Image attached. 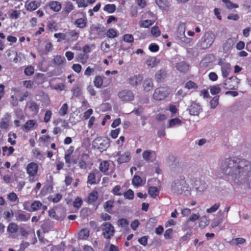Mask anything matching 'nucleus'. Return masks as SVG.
Instances as JSON below:
<instances>
[{
	"label": "nucleus",
	"mask_w": 251,
	"mask_h": 251,
	"mask_svg": "<svg viewBox=\"0 0 251 251\" xmlns=\"http://www.w3.org/2000/svg\"><path fill=\"white\" fill-rule=\"evenodd\" d=\"M75 25L79 28H83L86 26V22L84 19L80 18L77 19L75 22Z\"/></svg>",
	"instance_id": "49530a36"
},
{
	"label": "nucleus",
	"mask_w": 251,
	"mask_h": 251,
	"mask_svg": "<svg viewBox=\"0 0 251 251\" xmlns=\"http://www.w3.org/2000/svg\"><path fill=\"white\" fill-rule=\"evenodd\" d=\"M218 64L221 66L222 75L224 78L227 77L231 71L230 64L227 62H224L220 59Z\"/></svg>",
	"instance_id": "9b49d317"
},
{
	"label": "nucleus",
	"mask_w": 251,
	"mask_h": 251,
	"mask_svg": "<svg viewBox=\"0 0 251 251\" xmlns=\"http://www.w3.org/2000/svg\"><path fill=\"white\" fill-rule=\"evenodd\" d=\"M167 76L166 72L162 69L158 71L155 75V78L158 82L163 81Z\"/></svg>",
	"instance_id": "6ab92c4d"
},
{
	"label": "nucleus",
	"mask_w": 251,
	"mask_h": 251,
	"mask_svg": "<svg viewBox=\"0 0 251 251\" xmlns=\"http://www.w3.org/2000/svg\"><path fill=\"white\" fill-rule=\"evenodd\" d=\"M134 192L131 190L129 189L124 194V196L127 199L132 200L134 198Z\"/></svg>",
	"instance_id": "603ef678"
},
{
	"label": "nucleus",
	"mask_w": 251,
	"mask_h": 251,
	"mask_svg": "<svg viewBox=\"0 0 251 251\" xmlns=\"http://www.w3.org/2000/svg\"><path fill=\"white\" fill-rule=\"evenodd\" d=\"M185 24L181 23L178 25L177 28V36L183 42H186L187 39L185 35Z\"/></svg>",
	"instance_id": "4468645a"
},
{
	"label": "nucleus",
	"mask_w": 251,
	"mask_h": 251,
	"mask_svg": "<svg viewBox=\"0 0 251 251\" xmlns=\"http://www.w3.org/2000/svg\"><path fill=\"white\" fill-rule=\"evenodd\" d=\"M69 35L72 37V41H76L78 37V33L75 30L71 31L69 32Z\"/></svg>",
	"instance_id": "69168bd1"
},
{
	"label": "nucleus",
	"mask_w": 251,
	"mask_h": 251,
	"mask_svg": "<svg viewBox=\"0 0 251 251\" xmlns=\"http://www.w3.org/2000/svg\"><path fill=\"white\" fill-rule=\"evenodd\" d=\"M40 5V3L36 1H32L29 2L26 6L27 10L33 11L36 10Z\"/></svg>",
	"instance_id": "a878e982"
},
{
	"label": "nucleus",
	"mask_w": 251,
	"mask_h": 251,
	"mask_svg": "<svg viewBox=\"0 0 251 251\" xmlns=\"http://www.w3.org/2000/svg\"><path fill=\"white\" fill-rule=\"evenodd\" d=\"M18 230V226L15 223H10L7 226V231L10 233H15Z\"/></svg>",
	"instance_id": "bb28decb"
},
{
	"label": "nucleus",
	"mask_w": 251,
	"mask_h": 251,
	"mask_svg": "<svg viewBox=\"0 0 251 251\" xmlns=\"http://www.w3.org/2000/svg\"><path fill=\"white\" fill-rule=\"evenodd\" d=\"M95 86L97 88H100L103 84V78L101 76H96L94 80Z\"/></svg>",
	"instance_id": "72a5a7b5"
},
{
	"label": "nucleus",
	"mask_w": 251,
	"mask_h": 251,
	"mask_svg": "<svg viewBox=\"0 0 251 251\" xmlns=\"http://www.w3.org/2000/svg\"><path fill=\"white\" fill-rule=\"evenodd\" d=\"M98 197V194L97 191H93L88 196V202L93 203L95 201Z\"/></svg>",
	"instance_id": "2f4dec72"
},
{
	"label": "nucleus",
	"mask_w": 251,
	"mask_h": 251,
	"mask_svg": "<svg viewBox=\"0 0 251 251\" xmlns=\"http://www.w3.org/2000/svg\"><path fill=\"white\" fill-rule=\"evenodd\" d=\"M82 204V200L79 198H76L73 202V206L77 208L80 207Z\"/></svg>",
	"instance_id": "052dcab7"
},
{
	"label": "nucleus",
	"mask_w": 251,
	"mask_h": 251,
	"mask_svg": "<svg viewBox=\"0 0 251 251\" xmlns=\"http://www.w3.org/2000/svg\"><path fill=\"white\" fill-rule=\"evenodd\" d=\"M233 45V40L231 38H229L226 40V41L225 43L223 45V50L225 51H228L231 48L232 46Z\"/></svg>",
	"instance_id": "c85d7f7f"
},
{
	"label": "nucleus",
	"mask_w": 251,
	"mask_h": 251,
	"mask_svg": "<svg viewBox=\"0 0 251 251\" xmlns=\"http://www.w3.org/2000/svg\"><path fill=\"white\" fill-rule=\"evenodd\" d=\"M73 8L74 6L72 3L69 1L66 3L64 10L65 12H66L67 13H69L73 10Z\"/></svg>",
	"instance_id": "680f3d73"
},
{
	"label": "nucleus",
	"mask_w": 251,
	"mask_h": 251,
	"mask_svg": "<svg viewBox=\"0 0 251 251\" xmlns=\"http://www.w3.org/2000/svg\"><path fill=\"white\" fill-rule=\"evenodd\" d=\"M239 83L240 79L236 76H232L225 80L223 86L226 89L235 90L237 89Z\"/></svg>",
	"instance_id": "6e6552de"
},
{
	"label": "nucleus",
	"mask_w": 251,
	"mask_h": 251,
	"mask_svg": "<svg viewBox=\"0 0 251 251\" xmlns=\"http://www.w3.org/2000/svg\"><path fill=\"white\" fill-rule=\"evenodd\" d=\"M188 110L190 115L198 116L200 113L202 111V107L199 103L193 102L189 106Z\"/></svg>",
	"instance_id": "f8f14e48"
},
{
	"label": "nucleus",
	"mask_w": 251,
	"mask_h": 251,
	"mask_svg": "<svg viewBox=\"0 0 251 251\" xmlns=\"http://www.w3.org/2000/svg\"><path fill=\"white\" fill-rule=\"evenodd\" d=\"M106 35L107 37H108L109 38H114L117 36V32L113 28L109 29L107 31V32L106 33Z\"/></svg>",
	"instance_id": "4c0bfd02"
},
{
	"label": "nucleus",
	"mask_w": 251,
	"mask_h": 251,
	"mask_svg": "<svg viewBox=\"0 0 251 251\" xmlns=\"http://www.w3.org/2000/svg\"><path fill=\"white\" fill-rule=\"evenodd\" d=\"M52 115L51 111L50 110H47L45 113L44 121L45 123H48L50 121Z\"/></svg>",
	"instance_id": "774afa93"
},
{
	"label": "nucleus",
	"mask_w": 251,
	"mask_h": 251,
	"mask_svg": "<svg viewBox=\"0 0 251 251\" xmlns=\"http://www.w3.org/2000/svg\"><path fill=\"white\" fill-rule=\"evenodd\" d=\"M109 146L108 141L100 137L96 138L92 142V148L99 150L101 152L105 151Z\"/></svg>",
	"instance_id": "20e7f679"
},
{
	"label": "nucleus",
	"mask_w": 251,
	"mask_h": 251,
	"mask_svg": "<svg viewBox=\"0 0 251 251\" xmlns=\"http://www.w3.org/2000/svg\"><path fill=\"white\" fill-rule=\"evenodd\" d=\"M101 49L103 50L105 52H108L109 48L110 46L106 42V41L103 42L100 46Z\"/></svg>",
	"instance_id": "0e129e2a"
},
{
	"label": "nucleus",
	"mask_w": 251,
	"mask_h": 251,
	"mask_svg": "<svg viewBox=\"0 0 251 251\" xmlns=\"http://www.w3.org/2000/svg\"><path fill=\"white\" fill-rule=\"evenodd\" d=\"M117 224L119 226L124 227L128 225V222L126 219L122 218L118 221Z\"/></svg>",
	"instance_id": "bf43d9fd"
},
{
	"label": "nucleus",
	"mask_w": 251,
	"mask_h": 251,
	"mask_svg": "<svg viewBox=\"0 0 251 251\" xmlns=\"http://www.w3.org/2000/svg\"><path fill=\"white\" fill-rule=\"evenodd\" d=\"M154 22V21L146 20L142 22L141 26L143 27L148 28Z\"/></svg>",
	"instance_id": "6e6d98bb"
},
{
	"label": "nucleus",
	"mask_w": 251,
	"mask_h": 251,
	"mask_svg": "<svg viewBox=\"0 0 251 251\" xmlns=\"http://www.w3.org/2000/svg\"><path fill=\"white\" fill-rule=\"evenodd\" d=\"M10 117V115L6 114L4 118L5 120H3V119L0 122V127L1 129H5L8 128V127L9 126V122Z\"/></svg>",
	"instance_id": "4be33fe9"
},
{
	"label": "nucleus",
	"mask_w": 251,
	"mask_h": 251,
	"mask_svg": "<svg viewBox=\"0 0 251 251\" xmlns=\"http://www.w3.org/2000/svg\"><path fill=\"white\" fill-rule=\"evenodd\" d=\"M156 4L160 8L164 9L168 6L167 0H155Z\"/></svg>",
	"instance_id": "58836bf2"
},
{
	"label": "nucleus",
	"mask_w": 251,
	"mask_h": 251,
	"mask_svg": "<svg viewBox=\"0 0 251 251\" xmlns=\"http://www.w3.org/2000/svg\"><path fill=\"white\" fill-rule=\"evenodd\" d=\"M143 87L146 91L151 90L153 87L152 80L151 78H146L144 81Z\"/></svg>",
	"instance_id": "aec40b11"
},
{
	"label": "nucleus",
	"mask_w": 251,
	"mask_h": 251,
	"mask_svg": "<svg viewBox=\"0 0 251 251\" xmlns=\"http://www.w3.org/2000/svg\"><path fill=\"white\" fill-rule=\"evenodd\" d=\"M220 203L217 202L213 205L211 207L206 209V212L208 213H211L217 211L220 206Z\"/></svg>",
	"instance_id": "79ce46f5"
},
{
	"label": "nucleus",
	"mask_w": 251,
	"mask_h": 251,
	"mask_svg": "<svg viewBox=\"0 0 251 251\" xmlns=\"http://www.w3.org/2000/svg\"><path fill=\"white\" fill-rule=\"evenodd\" d=\"M88 58V55L85 53H80L78 55V60L82 64H85Z\"/></svg>",
	"instance_id": "a18cd8bd"
},
{
	"label": "nucleus",
	"mask_w": 251,
	"mask_h": 251,
	"mask_svg": "<svg viewBox=\"0 0 251 251\" xmlns=\"http://www.w3.org/2000/svg\"><path fill=\"white\" fill-rule=\"evenodd\" d=\"M29 108L31 111L37 113L38 111L39 107L38 104L34 101H31L29 103Z\"/></svg>",
	"instance_id": "37998d69"
},
{
	"label": "nucleus",
	"mask_w": 251,
	"mask_h": 251,
	"mask_svg": "<svg viewBox=\"0 0 251 251\" xmlns=\"http://www.w3.org/2000/svg\"><path fill=\"white\" fill-rule=\"evenodd\" d=\"M148 192L152 198H155L158 195L159 191L156 187L151 186L149 188Z\"/></svg>",
	"instance_id": "393cba45"
},
{
	"label": "nucleus",
	"mask_w": 251,
	"mask_h": 251,
	"mask_svg": "<svg viewBox=\"0 0 251 251\" xmlns=\"http://www.w3.org/2000/svg\"><path fill=\"white\" fill-rule=\"evenodd\" d=\"M191 189V187L183 176H180L178 178L175 179L171 185V191L177 195L184 194L186 195H190Z\"/></svg>",
	"instance_id": "f03ea898"
},
{
	"label": "nucleus",
	"mask_w": 251,
	"mask_h": 251,
	"mask_svg": "<svg viewBox=\"0 0 251 251\" xmlns=\"http://www.w3.org/2000/svg\"><path fill=\"white\" fill-rule=\"evenodd\" d=\"M114 156L119 157L117 162L119 164L128 162L131 159V154L129 151H126L124 153H121V151H118Z\"/></svg>",
	"instance_id": "1a4fd4ad"
},
{
	"label": "nucleus",
	"mask_w": 251,
	"mask_h": 251,
	"mask_svg": "<svg viewBox=\"0 0 251 251\" xmlns=\"http://www.w3.org/2000/svg\"><path fill=\"white\" fill-rule=\"evenodd\" d=\"M37 171L38 166L34 162L28 164L26 167L27 173L30 176H35L37 174Z\"/></svg>",
	"instance_id": "2eb2a0df"
},
{
	"label": "nucleus",
	"mask_w": 251,
	"mask_h": 251,
	"mask_svg": "<svg viewBox=\"0 0 251 251\" xmlns=\"http://www.w3.org/2000/svg\"><path fill=\"white\" fill-rule=\"evenodd\" d=\"M42 206V204L40 201H35L31 204V208H32L33 211H36L39 209Z\"/></svg>",
	"instance_id": "de8ad7c7"
},
{
	"label": "nucleus",
	"mask_w": 251,
	"mask_h": 251,
	"mask_svg": "<svg viewBox=\"0 0 251 251\" xmlns=\"http://www.w3.org/2000/svg\"><path fill=\"white\" fill-rule=\"evenodd\" d=\"M49 6L51 9L56 12L59 11L61 8V4L59 2L56 1L50 2Z\"/></svg>",
	"instance_id": "b1692460"
},
{
	"label": "nucleus",
	"mask_w": 251,
	"mask_h": 251,
	"mask_svg": "<svg viewBox=\"0 0 251 251\" xmlns=\"http://www.w3.org/2000/svg\"><path fill=\"white\" fill-rule=\"evenodd\" d=\"M142 157L146 161L153 162L156 157L155 152L151 150H146L143 152Z\"/></svg>",
	"instance_id": "ddd939ff"
},
{
	"label": "nucleus",
	"mask_w": 251,
	"mask_h": 251,
	"mask_svg": "<svg viewBox=\"0 0 251 251\" xmlns=\"http://www.w3.org/2000/svg\"><path fill=\"white\" fill-rule=\"evenodd\" d=\"M96 182L95 174L93 173H91L89 174L88 176L87 183L90 184H94Z\"/></svg>",
	"instance_id": "3c124183"
},
{
	"label": "nucleus",
	"mask_w": 251,
	"mask_h": 251,
	"mask_svg": "<svg viewBox=\"0 0 251 251\" xmlns=\"http://www.w3.org/2000/svg\"><path fill=\"white\" fill-rule=\"evenodd\" d=\"M64 60H65V59L64 57L57 55L54 57L53 62L55 64L60 65L62 64Z\"/></svg>",
	"instance_id": "864d4df0"
},
{
	"label": "nucleus",
	"mask_w": 251,
	"mask_h": 251,
	"mask_svg": "<svg viewBox=\"0 0 251 251\" xmlns=\"http://www.w3.org/2000/svg\"><path fill=\"white\" fill-rule=\"evenodd\" d=\"M219 96H216L210 101V105L212 108H215L219 103Z\"/></svg>",
	"instance_id": "8fccbe9b"
},
{
	"label": "nucleus",
	"mask_w": 251,
	"mask_h": 251,
	"mask_svg": "<svg viewBox=\"0 0 251 251\" xmlns=\"http://www.w3.org/2000/svg\"><path fill=\"white\" fill-rule=\"evenodd\" d=\"M25 73L27 75H31L34 73V68L32 66L27 67L25 70Z\"/></svg>",
	"instance_id": "338daca9"
},
{
	"label": "nucleus",
	"mask_w": 251,
	"mask_h": 251,
	"mask_svg": "<svg viewBox=\"0 0 251 251\" xmlns=\"http://www.w3.org/2000/svg\"><path fill=\"white\" fill-rule=\"evenodd\" d=\"M181 124V121L177 118L171 119L169 122L168 127H172Z\"/></svg>",
	"instance_id": "cd10ccee"
},
{
	"label": "nucleus",
	"mask_w": 251,
	"mask_h": 251,
	"mask_svg": "<svg viewBox=\"0 0 251 251\" xmlns=\"http://www.w3.org/2000/svg\"><path fill=\"white\" fill-rule=\"evenodd\" d=\"M151 34L155 37H158L160 34V32L159 30V28L157 26H153L152 27L151 30Z\"/></svg>",
	"instance_id": "e2e57ef3"
},
{
	"label": "nucleus",
	"mask_w": 251,
	"mask_h": 251,
	"mask_svg": "<svg viewBox=\"0 0 251 251\" xmlns=\"http://www.w3.org/2000/svg\"><path fill=\"white\" fill-rule=\"evenodd\" d=\"M123 40L126 42L131 43L133 42L134 38L131 34H126L124 35Z\"/></svg>",
	"instance_id": "4d7b16f0"
},
{
	"label": "nucleus",
	"mask_w": 251,
	"mask_h": 251,
	"mask_svg": "<svg viewBox=\"0 0 251 251\" xmlns=\"http://www.w3.org/2000/svg\"><path fill=\"white\" fill-rule=\"evenodd\" d=\"M185 87L188 89H197L198 85L193 81L190 80L185 84Z\"/></svg>",
	"instance_id": "13d9d810"
},
{
	"label": "nucleus",
	"mask_w": 251,
	"mask_h": 251,
	"mask_svg": "<svg viewBox=\"0 0 251 251\" xmlns=\"http://www.w3.org/2000/svg\"><path fill=\"white\" fill-rule=\"evenodd\" d=\"M78 236L80 239H86L89 236V230L87 229H82L79 233Z\"/></svg>",
	"instance_id": "c756f323"
},
{
	"label": "nucleus",
	"mask_w": 251,
	"mask_h": 251,
	"mask_svg": "<svg viewBox=\"0 0 251 251\" xmlns=\"http://www.w3.org/2000/svg\"><path fill=\"white\" fill-rule=\"evenodd\" d=\"M221 91L219 85H214L210 88V92L212 95H215L219 94Z\"/></svg>",
	"instance_id": "e433bc0d"
},
{
	"label": "nucleus",
	"mask_w": 251,
	"mask_h": 251,
	"mask_svg": "<svg viewBox=\"0 0 251 251\" xmlns=\"http://www.w3.org/2000/svg\"><path fill=\"white\" fill-rule=\"evenodd\" d=\"M132 183L134 186L139 187L142 185V180L139 176H135L132 179Z\"/></svg>",
	"instance_id": "473e14b6"
},
{
	"label": "nucleus",
	"mask_w": 251,
	"mask_h": 251,
	"mask_svg": "<svg viewBox=\"0 0 251 251\" xmlns=\"http://www.w3.org/2000/svg\"><path fill=\"white\" fill-rule=\"evenodd\" d=\"M68 111V105L67 103L63 104L62 107L59 110V114L61 116H64L67 113Z\"/></svg>",
	"instance_id": "5fc2aeb1"
},
{
	"label": "nucleus",
	"mask_w": 251,
	"mask_h": 251,
	"mask_svg": "<svg viewBox=\"0 0 251 251\" xmlns=\"http://www.w3.org/2000/svg\"><path fill=\"white\" fill-rule=\"evenodd\" d=\"M113 201H106L104 204V208L108 213H110L111 208L113 207Z\"/></svg>",
	"instance_id": "c9c22d12"
},
{
	"label": "nucleus",
	"mask_w": 251,
	"mask_h": 251,
	"mask_svg": "<svg viewBox=\"0 0 251 251\" xmlns=\"http://www.w3.org/2000/svg\"><path fill=\"white\" fill-rule=\"evenodd\" d=\"M116 6L113 4H107L105 5L103 10L109 13H113L116 10Z\"/></svg>",
	"instance_id": "7c9ffc66"
},
{
	"label": "nucleus",
	"mask_w": 251,
	"mask_h": 251,
	"mask_svg": "<svg viewBox=\"0 0 251 251\" xmlns=\"http://www.w3.org/2000/svg\"><path fill=\"white\" fill-rule=\"evenodd\" d=\"M118 97L122 100L130 101L134 99V95L131 91L127 90H124L118 93Z\"/></svg>",
	"instance_id": "9d476101"
},
{
	"label": "nucleus",
	"mask_w": 251,
	"mask_h": 251,
	"mask_svg": "<svg viewBox=\"0 0 251 251\" xmlns=\"http://www.w3.org/2000/svg\"><path fill=\"white\" fill-rule=\"evenodd\" d=\"M223 2L226 4V7L229 9L238 7V5L233 3L229 0H222Z\"/></svg>",
	"instance_id": "a19ab883"
},
{
	"label": "nucleus",
	"mask_w": 251,
	"mask_h": 251,
	"mask_svg": "<svg viewBox=\"0 0 251 251\" xmlns=\"http://www.w3.org/2000/svg\"><path fill=\"white\" fill-rule=\"evenodd\" d=\"M176 67L179 71L185 73L188 70L189 66L185 62L182 61L178 63Z\"/></svg>",
	"instance_id": "412c9836"
},
{
	"label": "nucleus",
	"mask_w": 251,
	"mask_h": 251,
	"mask_svg": "<svg viewBox=\"0 0 251 251\" xmlns=\"http://www.w3.org/2000/svg\"><path fill=\"white\" fill-rule=\"evenodd\" d=\"M172 158L174 159V162L170 165L171 169L174 171L181 172L182 171V169L181 168V164L177 161L176 159L174 157H172Z\"/></svg>",
	"instance_id": "5701e85b"
},
{
	"label": "nucleus",
	"mask_w": 251,
	"mask_h": 251,
	"mask_svg": "<svg viewBox=\"0 0 251 251\" xmlns=\"http://www.w3.org/2000/svg\"><path fill=\"white\" fill-rule=\"evenodd\" d=\"M209 224V221L205 216L202 217L199 223V226L203 228L205 227Z\"/></svg>",
	"instance_id": "09e8293b"
},
{
	"label": "nucleus",
	"mask_w": 251,
	"mask_h": 251,
	"mask_svg": "<svg viewBox=\"0 0 251 251\" xmlns=\"http://www.w3.org/2000/svg\"><path fill=\"white\" fill-rule=\"evenodd\" d=\"M170 93V91L168 88L159 87L154 90L153 98L156 100H161L168 97Z\"/></svg>",
	"instance_id": "39448f33"
},
{
	"label": "nucleus",
	"mask_w": 251,
	"mask_h": 251,
	"mask_svg": "<svg viewBox=\"0 0 251 251\" xmlns=\"http://www.w3.org/2000/svg\"><path fill=\"white\" fill-rule=\"evenodd\" d=\"M218 217L214 219L212 222L211 226L214 228L217 226H218L219 224L222 223L224 219V215H223V212H222L221 210L219 211L218 213Z\"/></svg>",
	"instance_id": "f3484780"
},
{
	"label": "nucleus",
	"mask_w": 251,
	"mask_h": 251,
	"mask_svg": "<svg viewBox=\"0 0 251 251\" xmlns=\"http://www.w3.org/2000/svg\"><path fill=\"white\" fill-rule=\"evenodd\" d=\"M109 168V163L106 161H103L100 163V170L103 173H105L108 170Z\"/></svg>",
	"instance_id": "f704fd0d"
},
{
	"label": "nucleus",
	"mask_w": 251,
	"mask_h": 251,
	"mask_svg": "<svg viewBox=\"0 0 251 251\" xmlns=\"http://www.w3.org/2000/svg\"><path fill=\"white\" fill-rule=\"evenodd\" d=\"M220 171L226 177L237 184H247L251 189V162L238 156L222 160Z\"/></svg>",
	"instance_id": "f257e3e1"
},
{
	"label": "nucleus",
	"mask_w": 251,
	"mask_h": 251,
	"mask_svg": "<svg viewBox=\"0 0 251 251\" xmlns=\"http://www.w3.org/2000/svg\"><path fill=\"white\" fill-rule=\"evenodd\" d=\"M102 235L107 239H110L113 236L115 232L114 226L109 223H104L101 225Z\"/></svg>",
	"instance_id": "0eeeda50"
},
{
	"label": "nucleus",
	"mask_w": 251,
	"mask_h": 251,
	"mask_svg": "<svg viewBox=\"0 0 251 251\" xmlns=\"http://www.w3.org/2000/svg\"><path fill=\"white\" fill-rule=\"evenodd\" d=\"M215 39V35L213 33L210 31L207 32L198 43L197 46L201 50L207 49L211 46Z\"/></svg>",
	"instance_id": "7ed1b4c3"
},
{
	"label": "nucleus",
	"mask_w": 251,
	"mask_h": 251,
	"mask_svg": "<svg viewBox=\"0 0 251 251\" xmlns=\"http://www.w3.org/2000/svg\"><path fill=\"white\" fill-rule=\"evenodd\" d=\"M159 62V59L155 57H150L147 59L146 61V64L149 67L153 68L156 67Z\"/></svg>",
	"instance_id": "a211bd4d"
},
{
	"label": "nucleus",
	"mask_w": 251,
	"mask_h": 251,
	"mask_svg": "<svg viewBox=\"0 0 251 251\" xmlns=\"http://www.w3.org/2000/svg\"><path fill=\"white\" fill-rule=\"evenodd\" d=\"M36 122L34 120H30L27 121L24 125V127L27 130L31 129L35 125Z\"/></svg>",
	"instance_id": "c03bdc74"
},
{
	"label": "nucleus",
	"mask_w": 251,
	"mask_h": 251,
	"mask_svg": "<svg viewBox=\"0 0 251 251\" xmlns=\"http://www.w3.org/2000/svg\"><path fill=\"white\" fill-rule=\"evenodd\" d=\"M194 188L199 194H202L206 189V184L204 181L200 178L194 177L191 180Z\"/></svg>",
	"instance_id": "423d86ee"
},
{
	"label": "nucleus",
	"mask_w": 251,
	"mask_h": 251,
	"mask_svg": "<svg viewBox=\"0 0 251 251\" xmlns=\"http://www.w3.org/2000/svg\"><path fill=\"white\" fill-rule=\"evenodd\" d=\"M143 80V76L140 75H134L132 76H131L129 79V83L133 85L136 86L141 83Z\"/></svg>",
	"instance_id": "dca6fc26"
},
{
	"label": "nucleus",
	"mask_w": 251,
	"mask_h": 251,
	"mask_svg": "<svg viewBox=\"0 0 251 251\" xmlns=\"http://www.w3.org/2000/svg\"><path fill=\"white\" fill-rule=\"evenodd\" d=\"M8 136V142H9L12 145H14L16 144V141L15 140V139H16L17 137L16 134L9 132Z\"/></svg>",
	"instance_id": "ea45409f"
}]
</instances>
